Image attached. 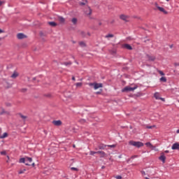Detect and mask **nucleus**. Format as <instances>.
Returning <instances> with one entry per match:
<instances>
[{"instance_id": "obj_9", "label": "nucleus", "mask_w": 179, "mask_h": 179, "mask_svg": "<svg viewBox=\"0 0 179 179\" xmlns=\"http://www.w3.org/2000/svg\"><path fill=\"white\" fill-rule=\"evenodd\" d=\"M159 160L162 162V163H166V155L164 152H162L160 157H159Z\"/></svg>"}, {"instance_id": "obj_33", "label": "nucleus", "mask_w": 179, "mask_h": 179, "mask_svg": "<svg viewBox=\"0 0 179 179\" xmlns=\"http://www.w3.org/2000/svg\"><path fill=\"white\" fill-rule=\"evenodd\" d=\"M64 65H66V66H68V65H71V62H64Z\"/></svg>"}, {"instance_id": "obj_47", "label": "nucleus", "mask_w": 179, "mask_h": 179, "mask_svg": "<svg viewBox=\"0 0 179 179\" xmlns=\"http://www.w3.org/2000/svg\"><path fill=\"white\" fill-rule=\"evenodd\" d=\"M81 122H85V120H81Z\"/></svg>"}, {"instance_id": "obj_7", "label": "nucleus", "mask_w": 179, "mask_h": 179, "mask_svg": "<svg viewBox=\"0 0 179 179\" xmlns=\"http://www.w3.org/2000/svg\"><path fill=\"white\" fill-rule=\"evenodd\" d=\"M154 97L156 99V100H162V101H165L166 100L164 99V98H162L160 97V94L159 92H156L154 94Z\"/></svg>"}, {"instance_id": "obj_41", "label": "nucleus", "mask_w": 179, "mask_h": 179, "mask_svg": "<svg viewBox=\"0 0 179 179\" xmlns=\"http://www.w3.org/2000/svg\"><path fill=\"white\" fill-rule=\"evenodd\" d=\"M31 166H32V167H34L36 166V164L32 163Z\"/></svg>"}, {"instance_id": "obj_26", "label": "nucleus", "mask_w": 179, "mask_h": 179, "mask_svg": "<svg viewBox=\"0 0 179 179\" xmlns=\"http://www.w3.org/2000/svg\"><path fill=\"white\" fill-rule=\"evenodd\" d=\"M79 45L81 46V47H85L86 46V43H85V42L83 41H81L79 43Z\"/></svg>"}, {"instance_id": "obj_50", "label": "nucleus", "mask_w": 179, "mask_h": 179, "mask_svg": "<svg viewBox=\"0 0 179 179\" xmlns=\"http://www.w3.org/2000/svg\"><path fill=\"white\" fill-rule=\"evenodd\" d=\"M145 179H150L149 178H148V177H145Z\"/></svg>"}, {"instance_id": "obj_40", "label": "nucleus", "mask_w": 179, "mask_h": 179, "mask_svg": "<svg viewBox=\"0 0 179 179\" xmlns=\"http://www.w3.org/2000/svg\"><path fill=\"white\" fill-rule=\"evenodd\" d=\"M101 94V92H96V94Z\"/></svg>"}, {"instance_id": "obj_38", "label": "nucleus", "mask_w": 179, "mask_h": 179, "mask_svg": "<svg viewBox=\"0 0 179 179\" xmlns=\"http://www.w3.org/2000/svg\"><path fill=\"white\" fill-rule=\"evenodd\" d=\"M1 155H6V151H2V152H1Z\"/></svg>"}, {"instance_id": "obj_23", "label": "nucleus", "mask_w": 179, "mask_h": 179, "mask_svg": "<svg viewBox=\"0 0 179 179\" xmlns=\"http://www.w3.org/2000/svg\"><path fill=\"white\" fill-rule=\"evenodd\" d=\"M145 145H146L148 148H153V145H152V143H150V142L146 143H145Z\"/></svg>"}, {"instance_id": "obj_24", "label": "nucleus", "mask_w": 179, "mask_h": 179, "mask_svg": "<svg viewBox=\"0 0 179 179\" xmlns=\"http://www.w3.org/2000/svg\"><path fill=\"white\" fill-rule=\"evenodd\" d=\"M160 81L166 83V82H167V78H166V77H162L160 78Z\"/></svg>"}, {"instance_id": "obj_48", "label": "nucleus", "mask_w": 179, "mask_h": 179, "mask_svg": "<svg viewBox=\"0 0 179 179\" xmlns=\"http://www.w3.org/2000/svg\"><path fill=\"white\" fill-rule=\"evenodd\" d=\"M142 174H143V175H145V172H144V171H143V172H142Z\"/></svg>"}, {"instance_id": "obj_4", "label": "nucleus", "mask_w": 179, "mask_h": 179, "mask_svg": "<svg viewBox=\"0 0 179 179\" xmlns=\"http://www.w3.org/2000/svg\"><path fill=\"white\" fill-rule=\"evenodd\" d=\"M155 6L157 10H159V12H162V13H164V15H168L169 12H167V10L164 9V8L159 6V4L157 3H155Z\"/></svg>"}, {"instance_id": "obj_27", "label": "nucleus", "mask_w": 179, "mask_h": 179, "mask_svg": "<svg viewBox=\"0 0 179 179\" xmlns=\"http://www.w3.org/2000/svg\"><path fill=\"white\" fill-rule=\"evenodd\" d=\"M82 83H77L76 84V86L77 87H80L81 86H82Z\"/></svg>"}, {"instance_id": "obj_16", "label": "nucleus", "mask_w": 179, "mask_h": 179, "mask_svg": "<svg viewBox=\"0 0 179 179\" xmlns=\"http://www.w3.org/2000/svg\"><path fill=\"white\" fill-rule=\"evenodd\" d=\"M114 37V34H108L105 36V38H107L108 40H110V38H113Z\"/></svg>"}, {"instance_id": "obj_36", "label": "nucleus", "mask_w": 179, "mask_h": 179, "mask_svg": "<svg viewBox=\"0 0 179 179\" xmlns=\"http://www.w3.org/2000/svg\"><path fill=\"white\" fill-rule=\"evenodd\" d=\"M71 170H74L75 171H78L77 168H75V167H71Z\"/></svg>"}, {"instance_id": "obj_46", "label": "nucleus", "mask_w": 179, "mask_h": 179, "mask_svg": "<svg viewBox=\"0 0 179 179\" xmlns=\"http://www.w3.org/2000/svg\"><path fill=\"white\" fill-rule=\"evenodd\" d=\"M176 132H177L178 134H179V129H178V130L176 131Z\"/></svg>"}, {"instance_id": "obj_10", "label": "nucleus", "mask_w": 179, "mask_h": 179, "mask_svg": "<svg viewBox=\"0 0 179 179\" xmlns=\"http://www.w3.org/2000/svg\"><path fill=\"white\" fill-rule=\"evenodd\" d=\"M26 35H24V34H17V38H18V40H23V38H26Z\"/></svg>"}, {"instance_id": "obj_49", "label": "nucleus", "mask_w": 179, "mask_h": 179, "mask_svg": "<svg viewBox=\"0 0 179 179\" xmlns=\"http://www.w3.org/2000/svg\"><path fill=\"white\" fill-rule=\"evenodd\" d=\"M99 26H101V22L99 23Z\"/></svg>"}, {"instance_id": "obj_43", "label": "nucleus", "mask_w": 179, "mask_h": 179, "mask_svg": "<svg viewBox=\"0 0 179 179\" xmlns=\"http://www.w3.org/2000/svg\"><path fill=\"white\" fill-rule=\"evenodd\" d=\"M1 33H3V31L0 29V34H1Z\"/></svg>"}, {"instance_id": "obj_34", "label": "nucleus", "mask_w": 179, "mask_h": 179, "mask_svg": "<svg viewBox=\"0 0 179 179\" xmlns=\"http://www.w3.org/2000/svg\"><path fill=\"white\" fill-rule=\"evenodd\" d=\"M3 3H5V1H0V6H2V5H3Z\"/></svg>"}, {"instance_id": "obj_29", "label": "nucleus", "mask_w": 179, "mask_h": 179, "mask_svg": "<svg viewBox=\"0 0 179 179\" xmlns=\"http://www.w3.org/2000/svg\"><path fill=\"white\" fill-rule=\"evenodd\" d=\"M159 75H161V76H164V73L160 70L158 71Z\"/></svg>"}, {"instance_id": "obj_17", "label": "nucleus", "mask_w": 179, "mask_h": 179, "mask_svg": "<svg viewBox=\"0 0 179 179\" xmlns=\"http://www.w3.org/2000/svg\"><path fill=\"white\" fill-rule=\"evenodd\" d=\"M148 61H155V59H156V57H155V56H148Z\"/></svg>"}, {"instance_id": "obj_30", "label": "nucleus", "mask_w": 179, "mask_h": 179, "mask_svg": "<svg viewBox=\"0 0 179 179\" xmlns=\"http://www.w3.org/2000/svg\"><path fill=\"white\" fill-rule=\"evenodd\" d=\"M20 118H22V120H26V118H27L26 116H24V115H22V114H20Z\"/></svg>"}, {"instance_id": "obj_8", "label": "nucleus", "mask_w": 179, "mask_h": 179, "mask_svg": "<svg viewBox=\"0 0 179 179\" xmlns=\"http://www.w3.org/2000/svg\"><path fill=\"white\" fill-rule=\"evenodd\" d=\"M120 19L124 22H129V16L125 15H121L120 16Z\"/></svg>"}, {"instance_id": "obj_18", "label": "nucleus", "mask_w": 179, "mask_h": 179, "mask_svg": "<svg viewBox=\"0 0 179 179\" xmlns=\"http://www.w3.org/2000/svg\"><path fill=\"white\" fill-rule=\"evenodd\" d=\"M98 155H100L101 157H104L106 156V152L103 151H98Z\"/></svg>"}, {"instance_id": "obj_21", "label": "nucleus", "mask_w": 179, "mask_h": 179, "mask_svg": "<svg viewBox=\"0 0 179 179\" xmlns=\"http://www.w3.org/2000/svg\"><path fill=\"white\" fill-rule=\"evenodd\" d=\"M25 171H26V169H21L18 171V174H24Z\"/></svg>"}, {"instance_id": "obj_44", "label": "nucleus", "mask_w": 179, "mask_h": 179, "mask_svg": "<svg viewBox=\"0 0 179 179\" xmlns=\"http://www.w3.org/2000/svg\"><path fill=\"white\" fill-rule=\"evenodd\" d=\"M72 80H76V79H75V77H74V76H73V77H72Z\"/></svg>"}, {"instance_id": "obj_5", "label": "nucleus", "mask_w": 179, "mask_h": 179, "mask_svg": "<svg viewBox=\"0 0 179 179\" xmlns=\"http://www.w3.org/2000/svg\"><path fill=\"white\" fill-rule=\"evenodd\" d=\"M136 89H138V86H135L134 87H125L124 89L122 90V92L124 93L125 92H134V90H136Z\"/></svg>"}, {"instance_id": "obj_52", "label": "nucleus", "mask_w": 179, "mask_h": 179, "mask_svg": "<svg viewBox=\"0 0 179 179\" xmlns=\"http://www.w3.org/2000/svg\"><path fill=\"white\" fill-rule=\"evenodd\" d=\"M167 1V2H169V1H170V0H166Z\"/></svg>"}, {"instance_id": "obj_22", "label": "nucleus", "mask_w": 179, "mask_h": 179, "mask_svg": "<svg viewBox=\"0 0 179 179\" xmlns=\"http://www.w3.org/2000/svg\"><path fill=\"white\" fill-rule=\"evenodd\" d=\"M98 154H99L98 151L97 152H94V151H90V155L91 156H94V155H98Z\"/></svg>"}, {"instance_id": "obj_32", "label": "nucleus", "mask_w": 179, "mask_h": 179, "mask_svg": "<svg viewBox=\"0 0 179 179\" xmlns=\"http://www.w3.org/2000/svg\"><path fill=\"white\" fill-rule=\"evenodd\" d=\"M155 126H147L146 128H148V129H152V128H154Z\"/></svg>"}, {"instance_id": "obj_42", "label": "nucleus", "mask_w": 179, "mask_h": 179, "mask_svg": "<svg viewBox=\"0 0 179 179\" xmlns=\"http://www.w3.org/2000/svg\"><path fill=\"white\" fill-rule=\"evenodd\" d=\"M164 153H169V150H165Z\"/></svg>"}, {"instance_id": "obj_37", "label": "nucleus", "mask_w": 179, "mask_h": 179, "mask_svg": "<svg viewBox=\"0 0 179 179\" xmlns=\"http://www.w3.org/2000/svg\"><path fill=\"white\" fill-rule=\"evenodd\" d=\"M115 178H117V179H122V177L121 176H117L115 177Z\"/></svg>"}, {"instance_id": "obj_3", "label": "nucleus", "mask_w": 179, "mask_h": 179, "mask_svg": "<svg viewBox=\"0 0 179 179\" xmlns=\"http://www.w3.org/2000/svg\"><path fill=\"white\" fill-rule=\"evenodd\" d=\"M88 86L90 87H94V90H97V89L103 87V84L97 83H88Z\"/></svg>"}, {"instance_id": "obj_13", "label": "nucleus", "mask_w": 179, "mask_h": 179, "mask_svg": "<svg viewBox=\"0 0 179 179\" xmlns=\"http://www.w3.org/2000/svg\"><path fill=\"white\" fill-rule=\"evenodd\" d=\"M122 47H123V48H126L127 50H132V46H131V45H129V44H124V45H122Z\"/></svg>"}, {"instance_id": "obj_6", "label": "nucleus", "mask_w": 179, "mask_h": 179, "mask_svg": "<svg viewBox=\"0 0 179 179\" xmlns=\"http://www.w3.org/2000/svg\"><path fill=\"white\" fill-rule=\"evenodd\" d=\"M84 12L87 16H90L92 15V8L90 7H86Z\"/></svg>"}, {"instance_id": "obj_39", "label": "nucleus", "mask_w": 179, "mask_h": 179, "mask_svg": "<svg viewBox=\"0 0 179 179\" xmlns=\"http://www.w3.org/2000/svg\"><path fill=\"white\" fill-rule=\"evenodd\" d=\"M26 90H27V89H22L21 90V92H26Z\"/></svg>"}, {"instance_id": "obj_31", "label": "nucleus", "mask_w": 179, "mask_h": 179, "mask_svg": "<svg viewBox=\"0 0 179 179\" xmlns=\"http://www.w3.org/2000/svg\"><path fill=\"white\" fill-rule=\"evenodd\" d=\"M107 146H108V148H115L117 145H115V144H113V145H107Z\"/></svg>"}, {"instance_id": "obj_45", "label": "nucleus", "mask_w": 179, "mask_h": 179, "mask_svg": "<svg viewBox=\"0 0 179 179\" xmlns=\"http://www.w3.org/2000/svg\"><path fill=\"white\" fill-rule=\"evenodd\" d=\"M80 5H85V3H80Z\"/></svg>"}, {"instance_id": "obj_12", "label": "nucleus", "mask_w": 179, "mask_h": 179, "mask_svg": "<svg viewBox=\"0 0 179 179\" xmlns=\"http://www.w3.org/2000/svg\"><path fill=\"white\" fill-rule=\"evenodd\" d=\"M171 149H172L173 150H178V149H179V144L177 143L173 144V145H172V147H171Z\"/></svg>"}, {"instance_id": "obj_1", "label": "nucleus", "mask_w": 179, "mask_h": 179, "mask_svg": "<svg viewBox=\"0 0 179 179\" xmlns=\"http://www.w3.org/2000/svg\"><path fill=\"white\" fill-rule=\"evenodd\" d=\"M31 162H33V159L29 157L20 159V163H24L26 166H30V163H31Z\"/></svg>"}, {"instance_id": "obj_28", "label": "nucleus", "mask_w": 179, "mask_h": 179, "mask_svg": "<svg viewBox=\"0 0 179 179\" xmlns=\"http://www.w3.org/2000/svg\"><path fill=\"white\" fill-rule=\"evenodd\" d=\"M136 157H138V155H133L131 157L130 159H128V162H129V160H131V159H136Z\"/></svg>"}, {"instance_id": "obj_11", "label": "nucleus", "mask_w": 179, "mask_h": 179, "mask_svg": "<svg viewBox=\"0 0 179 179\" xmlns=\"http://www.w3.org/2000/svg\"><path fill=\"white\" fill-rule=\"evenodd\" d=\"M52 124L56 127H59L60 125H62V122L61 120H55L52 122Z\"/></svg>"}, {"instance_id": "obj_15", "label": "nucleus", "mask_w": 179, "mask_h": 179, "mask_svg": "<svg viewBox=\"0 0 179 179\" xmlns=\"http://www.w3.org/2000/svg\"><path fill=\"white\" fill-rule=\"evenodd\" d=\"M8 134L7 132L3 133V134L0 135V139H5V138H8Z\"/></svg>"}, {"instance_id": "obj_19", "label": "nucleus", "mask_w": 179, "mask_h": 179, "mask_svg": "<svg viewBox=\"0 0 179 179\" xmlns=\"http://www.w3.org/2000/svg\"><path fill=\"white\" fill-rule=\"evenodd\" d=\"M48 24H50V26H52V27H55V26H57V23L54 22H49Z\"/></svg>"}, {"instance_id": "obj_35", "label": "nucleus", "mask_w": 179, "mask_h": 179, "mask_svg": "<svg viewBox=\"0 0 179 179\" xmlns=\"http://www.w3.org/2000/svg\"><path fill=\"white\" fill-rule=\"evenodd\" d=\"M81 35L83 36V37L86 36V34H85V32H83V31H81Z\"/></svg>"}, {"instance_id": "obj_51", "label": "nucleus", "mask_w": 179, "mask_h": 179, "mask_svg": "<svg viewBox=\"0 0 179 179\" xmlns=\"http://www.w3.org/2000/svg\"><path fill=\"white\" fill-rule=\"evenodd\" d=\"M88 36H90V33H87Z\"/></svg>"}, {"instance_id": "obj_20", "label": "nucleus", "mask_w": 179, "mask_h": 179, "mask_svg": "<svg viewBox=\"0 0 179 179\" xmlns=\"http://www.w3.org/2000/svg\"><path fill=\"white\" fill-rule=\"evenodd\" d=\"M71 22H72L73 24H76L78 23V19L74 17L71 20Z\"/></svg>"}, {"instance_id": "obj_14", "label": "nucleus", "mask_w": 179, "mask_h": 179, "mask_svg": "<svg viewBox=\"0 0 179 179\" xmlns=\"http://www.w3.org/2000/svg\"><path fill=\"white\" fill-rule=\"evenodd\" d=\"M17 76H19V73H17V71H14L13 73L11 75L12 79H16Z\"/></svg>"}, {"instance_id": "obj_25", "label": "nucleus", "mask_w": 179, "mask_h": 179, "mask_svg": "<svg viewBox=\"0 0 179 179\" xmlns=\"http://www.w3.org/2000/svg\"><path fill=\"white\" fill-rule=\"evenodd\" d=\"M59 22H61V23H64L65 22V18H64L62 17H59Z\"/></svg>"}, {"instance_id": "obj_53", "label": "nucleus", "mask_w": 179, "mask_h": 179, "mask_svg": "<svg viewBox=\"0 0 179 179\" xmlns=\"http://www.w3.org/2000/svg\"><path fill=\"white\" fill-rule=\"evenodd\" d=\"M73 148H75V145H73Z\"/></svg>"}, {"instance_id": "obj_2", "label": "nucleus", "mask_w": 179, "mask_h": 179, "mask_svg": "<svg viewBox=\"0 0 179 179\" xmlns=\"http://www.w3.org/2000/svg\"><path fill=\"white\" fill-rule=\"evenodd\" d=\"M129 145H130V146H134L135 148H142V146H143V143L140 141H129Z\"/></svg>"}]
</instances>
